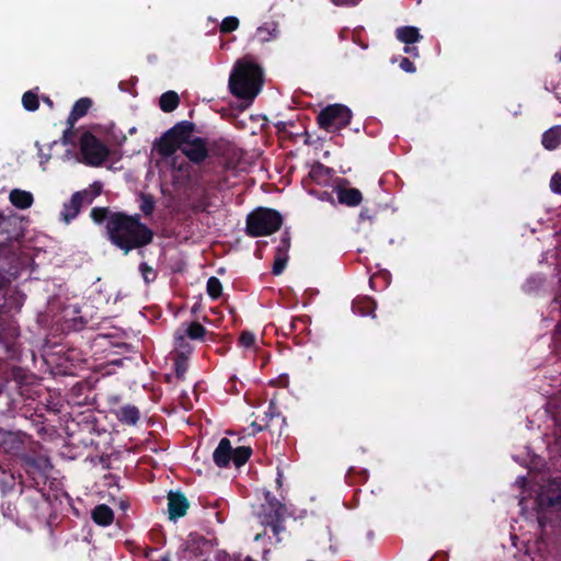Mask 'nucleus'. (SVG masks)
<instances>
[{
  "instance_id": "nucleus-1",
  "label": "nucleus",
  "mask_w": 561,
  "mask_h": 561,
  "mask_svg": "<svg viewBox=\"0 0 561 561\" xmlns=\"http://www.w3.org/2000/svg\"><path fill=\"white\" fill-rule=\"evenodd\" d=\"M105 237L124 255H128L131 251L144 255V249L152 243L154 232L141 221L140 214L116 211L105 226Z\"/></svg>"
},
{
  "instance_id": "nucleus-2",
  "label": "nucleus",
  "mask_w": 561,
  "mask_h": 561,
  "mask_svg": "<svg viewBox=\"0 0 561 561\" xmlns=\"http://www.w3.org/2000/svg\"><path fill=\"white\" fill-rule=\"evenodd\" d=\"M263 83V68L252 57L245 56L236 61L229 77V89L236 98L252 103Z\"/></svg>"
},
{
  "instance_id": "nucleus-3",
  "label": "nucleus",
  "mask_w": 561,
  "mask_h": 561,
  "mask_svg": "<svg viewBox=\"0 0 561 561\" xmlns=\"http://www.w3.org/2000/svg\"><path fill=\"white\" fill-rule=\"evenodd\" d=\"M263 502L255 508L254 515L260 524L270 527L275 537V546L283 540L282 535L286 533L285 520L288 515L286 505L276 499L271 491H262Z\"/></svg>"
},
{
  "instance_id": "nucleus-4",
  "label": "nucleus",
  "mask_w": 561,
  "mask_h": 561,
  "mask_svg": "<svg viewBox=\"0 0 561 561\" xmlns=\"http://www.w3.org/2000/svg\"><path fill=\"white\" fill-rule=\"evenodd\" d=\"M283 225V217L279 211L257 207L247 216L245 233L251 238L271 236L278 231Z\"/></svg>"
},
{
  "instance_id": "nucleus-5",
  "label": "nucleus",
  "mask_w": 561,
  "mask_h": 561,
  "mask_svg": "<svg viewBox=\"0 0 561 561\" xmlns=\"http://www.w3.org/2000/svg\"><path fill=\"white\" fill-rule=\"evenodd\" d=\"M352 111L344 104L335 103L325 106L317 116L320 128L328 133H335L350 125Z\"/></svg>"
},
{
  "instance_id": "nucleus-6",
  "label": "nucleus",
  "mask_w": 561,
  "mask_h": 561,
  "mask_svg": "<svg viewBox=\"0 0 561 561\" xmlns=\"http://www.w3.org/2000/svg\"><path fill=\"white\" fill-rule=\"evenodd\" d=\"M83 162L90 167H101L110 156L108 147L91 131H84L79 140Z\"/></svg>"
},
{
  "instance_id": "nucleus-7",
  "label": "nucleus",
  "mask_w": 561,
  "mask_h": 561,
  "mask_svg": "<svg viewBox=\"0 0 561 561\" xmlns=\"http://www.w3.org/2000/svg\"><path fill=\"white\" fill-rule=\"evenodd\" d=\"M227 146L228 142L220 139L214 141L208 147L205 138L194 137L187 144L181 147V151L191 162L199 164L208 158L210 152L216 156L222 154Z\"/></svg>"
},
{
  "instance_id": "nucleus-8",
  "label": "nucleus",
  "mask_w": 561,
  "mask_h": 561,
  "mask_svg": "<svg viewBox=\"0 0 561 561\" xmlns=\"http://www.w3.org/2000/svg\"><path fill=\"white\" fill-rule=\"evenodd\" d=\"M190 508V502L181 491H170L168 493V513L170 520H176L186 515Z\"/></svg>"
},
{
  "instance_id": "nucleus-9",
  "label": "nucleus",
  "mask_w": 561,
  "mask_h": 561,
  "mask_svg": "<svg viewBox=\"0 0 561 561\" xmlns=\"http://www.w3.org/2000/svg\"><path fill=\"white\" fill-rule=\"evenodd\" d=\"M26 435L21 432H3L0 433V446L5 453L19 455L24 450Z\"/></svg>"
},
{
  "instance_id": "nucleus-10",
  "label": "nucleus",
  "mask_w": 561,
  "mask_h": 561,
  "mask_svg": "<svg viewBox=\"0 0 561 561\" xmlns=\"http://www.w3.org/2000/svg\"><path fill=\"white\" fill-rule=\"evenodd\" d=\"M88 195V191H79L73 193L68 202L64 203L60 217L66 224H69L79 215L84 197Z\"/></svg>"
},
{
  "instance_id": "nucleus-11",
  "label": "nucleus",
  "mask_w": 561,
  "mask_h": 561,
  "mask_svg": "<svg viewBox=\"0 0 561 561\" xmlns=\"http://www.w3.org/2000/svg\"><path fill=\"white\" fill-rule=\"evenodd\" d=\"M195 130V124L188 121H182L176 123L173 127L168 130V136H172L181 147L192 140V134Z\"/></svg>"
},
{
  "instance_id": "nucleus-12",
  "label": "nucleus",
  "mask_w": 561,
  "mask_h": 561,
  "mask_svg": "<svg viewBox=\"0 0 561 561\" xmlns=\"http://www.w3.org/2000/svg\"><path fill=\"white\" fill-rule=\"evenodd\" d=\"M232 450L231 442L226 437L221 438L213 454L215 465L219 468L229 467L232 460Z\"/></svg>"
},
{
  "instance_id": "nucleus-13",
  "label": "nucleus",
  "mask_w": 561,
  "mask_h": 561,
  "mask_svg": "<svg viewBox=\"0 0 561 561\" xmlns=\"http://www.w3.org/2000/svg\"><path fill=\"white\" fill-rule=\"evenodd\" d=\"M337 201L340 204L347 207H356L363 201V194L358 188L355 187H336Z\"/></svg>"
},
{
  "instance_id": "nucleus-14",
  "label": "nucleus",
  "mask_w": 561,
  "mask_h": 561,
  "mask_svg": "<svg viewBox=\"0 0 561 561\" xmlns=\"http://www.w3.org/2000/svg\"><path fill=\"white\" fill-rule=\"evenodd\" d=\"M153 148L161 157L168 158L174 154L178 149H181V146L172 136H168L167 130L154 141Z\"/></svg>"
},
{
  "instance_id": "nucleus-15",
  "label": "nucleus",
  "mask_w": 561,
  "mask_h": 561,
  "mask_svg": "<svg viewBox=\"0 0 561 561\" xmlns=\"http://www.w3.org/2000/svg\"><path fill=\"white\" fill-rule=\"evenodd\" d=\"M377 304L369 296H357L352 302V310L354 313H357L363 317L375 316Z\"/></svg>"
},
{
  "instance_id": "nucleus-16",
  "label": "nucleus",
  "mask_w": 561,
  "mask_h": 561,
  "mask_svg": "<svg viewBox=\"0 0 561 561\" xmlns=\"http://www.w3.org/2000/svg\"><path fill=\"white\" fill-rule=\"evenodd\" d=\"M92 106V100L89 98H81L75 102L71 112L67 118V124L70 128L83 116H85Z\"/></svg>"
},
{
  "instance_id": "nucleus-17",
  "label": "nucleus",
  "mask_w": 561,
  "mask_h": 561,
  "mask_svg": "<svg viewBox=\"0 0 561 561\" xmlns=\"http://www.w3.org/2000/svg\"><path fill=\"white\" fill-rule=\"evenodd\" d=\"M210 546V541L203 536H192L190 539L181 545L182 552H191L195 557L202 556L206 547Z\"/></svg>"
},
{
  "instance_id": "nucleus-18",
  "label": "nucleus",
  "mask_w": 561,
  "mask_h": 561,
  "mask_svg": "<svg viewBox=\"0 0 561 561\" xmlns=\"http://www.w3.org/2000/svg\"><path fill=\"white\" fill-rule=\"evenodd\" d=\"M332 170L321 162H314L309 171L308 178L318 185H327L330 182Z\"/></svg>"
},
{
  "instance_id": "nucleus-19",
  "label": "nucleus",
  "mask_w": 561,
  "mask_h": 561,
  "mask_svg": "<svg viewBox=\"0 0 561 561\" xmlns=\"http://www.w3.org/2000/svg\"><path fill=\"white\" fill-rule=\"evenodd\" d=\"M193 353V345L188 342L187 337L183 335L182 328H179L174 333V350L172 356L190 357Z\"/></svg>"
},
{
  "instance_id": "nucleus-20",
  "label": "nucleus",
  "mask_w": 561,
  "mask_h": 561,
  "mask_svg": "<svg viewBox=\"0 0 561 561\" xmlns=\"http://www.w3.org/2000/svg\"><path fill=\"white\" fill-rule=\"evenodd\" d=\"M117 420L126 425H136L140 419L139 409L131 404H125L116 411Z\"/></svg>"
},
{
  "instance_id": "nucleus-21",
  "label": "nucleus",
  "mask_w": 561,
  "mask_h": 561,
  "mask_svg": "<svg viewBox=\"0 0 561 561\" xmlns=\"http://www.w3.org/2000/svg\"><path fill=\"white\" fill-rule=\"evenodd\" d=\"M182 333L191 340L203 341L206 336H209L210 341H215V334L213 332L208 333L206 328L196 321L191 322L185 329L182 328Z\"/></svg>"
},
{
  "instance_id": "nucleus-22",
  "label": "nucleus",
  "mask_w": 561,
  "mask_h": 561,
  "mask_svg": "<svg viewBox=\"0 0 561 561\" xmlns=\"http://www.w3.org/2000/svg\"><path fill=\"white\" fill-rule=\"evenodd\" d=\"M92 519L96 525L110 526L114 520V512L106 504L96 505L92 511Z\"/></svg>"
},
{
  "instance_id": "nucleus-23",
  "label": "nucleus",
  "mask_w": 561,
  "mask_h": 561,
  "mask_svg": "<svg viewBox=\"0 0 561 561\" xmlns=\"http://www.w3.org/2000/svg\"><path fill=\"white\" fill-rule=\"evenodd\" d=\"M10 202L20 209H27L32 206L34 198L32 193L19 188H14L10 193Z\"/></svg>"
},
{
  "instance_id": "nucleus-24",
  "label": "nucleus",
  "mask_w": 561,
  "mask_h": 561,
  "mask_svg": "<svg viewBox=\"0 0 561 561\" xmlns=\"http://www.w3.org/2000/svg\"><path fill=\"white\" fill-rule=\"evenodd\" d=\"M396 37L407 44L412 45L414 43H417L422 39V35L420 34V31L415 26H401L396 30Z\"/></svg>"
},
{
  "instance_id": "nucleus-25",
  "label": "nucleus",
  "mask_w": 561,
  "mask_h": 561,
  "mask_svg": "<svg viewBox=\"0 0 561 561\" xmlns=\"http://www.w3.org/2000/svg\"><path fill=\"white\" fill-rule=\"evenodd\" d=\"M542 146L548 150H553L561 144V126H553L542 134Z\"/></svg>"
},
{
  "instance_id": "nucleus-26",
  "label": "nucleus",
  "mask_w": 561,
  "mask_h": 561,
  "mask_svg": "<svg viewBox=\"0 0 561 561\" xmlns=\"http://www.w3.org/2000/svg\"><path fill=\"white\" fill-rule=\"evenodd\" d=\"M211 196L206 187H203L198 196L195 197L192 209L195 213H206L211 207Z\"/></svg>"
},
{
  "instance_id": "nucleus-27",
  "label": "nucleus",
  "mask_w": 561,
  "mask_h": 561,
  "mask_svg": "<svg viewBox=\"0 0 561 561\" xmlns=\"http://www.w3.org/2000/svg\"><path fill=\"white\" fill-rule=\"evenodd\" d=\"M179 103L180 98L174 91L164 92L159 100V106L165 113L173 112L179 106Z\"/></svg>"
},
{
  "instance_id": "nucleus-28",
  "label": "nucleus",
  "mask_w": 561,
  "mask_h": 561,
  "mask_svg": "<svg viewBox=\"0 0 561 561\" xmlns=\"http://www.w3.org/2000/svg\"><path fill=\"white\" fill-rule=\"evenodd\" d=\"M114 215H116V211L111 210L108 207H93L90 211V217L96 225L105 222L106 226Z\"/></svg>"
},
{
  "instance_id": "nucleus-29",
  "label": "nucleus",
  "mask_w": 561,
  "mask_h": 561,
  "mask_svg": "<svg viewBox=\"0 0 561 561\" xmlns=\"http://www.w3.org/2000/svg\"><path fill=\"white\" fill-rule=\"evenodd\" d=\"M252 455V448L250 446H239L233 448L232 450V460L231 462L240 468L248 462Z\"/></svg>"
},
{
  "instance_id": "nucleus-30",
  "label": "nucleus",
  "mask_w": 561,
  "mask_h": 561,
  "mask_svg": "<svg viewBox=\"0 0 561 561\" xmlns=\"http://www.w3.org/2000/svg\"><path fill=\"white\" fill-rule=\"evenodd\" d=\"M139 210L144 214V216L149 217L153 214L156 208V201L151 194L139 193Z\"/></svg>"
},
{
  "instance_id": "nucleus-31",
  "label": "nucleus",
  "mask_w": 561,
  "mask_h": 561,
  "mask_svg": "<svg viewBox=\"0 0 561 561\" xmlns=\"http://www.w3.org/2000/svg\"><path fill=\"white\" fill-rule=\"evenodd\" d=\"M277 27L276 25H263L256 28L255 37L259 42L265 43L271 41L272 38H275L277 35Z\"/></svg>"
},
{
  "instance_id": "nucleus-32",
  "label": "nucleus",
  "mask_w": 561,
  "mask_h": 561,
  "mask_svg": "<svg viewBox=\"0 0 561 561\" xmlns=\"http://www.w3.org/2000/svg\"><path fill=\"white\" fill-rule=\"evenodd\" d=\"M207 295L213 299L217 300L222 295V284L219 278L211 276L207 280L206 285Z\"/></svg>"
},
{
  "instance_id": "nucleus-33",
  "label": "nucleus",
  "mask_w": 561,
  "mask_h": 561,
  "mask_svg": "<svg viewBox=\"0 0 561 561\" xmlns=\"http://www.w3.org/2000/svg\"><path fill=\"white\" fill-rule=\"evenodd\" d=\"M2 474L0 476V491L2 494H7L14 489L15 478L10 471H5L0 467Z\"/></svg>"
},
{
  "instance_id": "nucleus-34",
  "label": "nucleus",
  "mask_w": 561,
  "mask_h": 561,
  "mask_svg": "<svg viewBox=\"0 0 561 561\" xmlns=\"http://www.w3.org/2000/svg\"><path fill=\"white\" fill-rule=\"evenodd\" d=\"M188 358L184 356H172L174 371L178 379H184L188 369Z\"/></svg>"
},
{
  "instance_id": "nucleus-35",
  "label": "nucleus",
  "mask_w": 561,
  "mask_h": 561,
  "mask_svg": "<svg viewBox=\"0 0 561 561\" xmlns=\"http://www.w3.org/2000/svg\"><path fill=\"white\" fill-rule=\"evenodd\" d=\"M23 107L28 112H35L39 107L38 95L33 91H26L22 96Z\"/></svg>"
},
{
  "instance_id": "nucleus-36",
  "label": "nucleus",
  "mask_w": 561,
  "mask_h": 561,
  "mask_svg": "<svg viewBox=\"0 0 561 561\" xmlns=\"http://www.w3.org/2000/svg\"><path fill=\"white\" fill-rule=\"evenodd\" d=\"M22 463L25 467L26 472H30V470H35V471L43 470L42 460L36 457L30 456V455L22 456Z\"/></svg>"
},
{
  "instance_id": "nucleus-37",
  "label": "nucleus",
  "mask_w": 561,
  "mask_h": 561,
  "mask_svg": "<svg viewBox=\"0 0 561 561\" xmlns=\"http://www.w3.org/2000/svg\"><path fill=\"white\" fill-rule=\"evenodd\" d=\"M368 473L366 470L356 472L355 468H350L346 474V480L350 484L363 483L367 480Z\"/></svg>"
},
{
  "instance_id": "nucleus-38",
  "label": "nucleus",
  "mask_w": 561,
  "mask_h": 561,
  "mask_svg": "<svg viewBox=\"0 0 561 561\" xmlns=\"http://www.w3.org/2000/svg\"><path fill=\"white\" fill-rule=\"evenodd\" d=\"M239 27V20L236 16H227L220 23L219 30L221 33H231Z\"/></svg>"
},
{
  "instance_id": "nucleus-39",
  "label": "nucleus",
  "mask_w": 561,
  "mask_h": 561,
  "mask_svg": "<svg viewBox=\"0 0 561 561\" xmlns=\"http://www.w3.org/2000/svg\"><path fill=\"white\" fill-rule=\"evenodd\" d=\"M289 249H290V236H289L288 231H285L282 234L279 244L276 248L275 254L289 256L288 255Z\"/></svg>"
},
{
  "instance_id": "nucleus-40",
  "label": "nucleus",
  "mask_w": 561,
  "mask_h": 561,
  "mask_svg": "<svg viewBox=\"0 0 561 561\" xmlns=\"http://www.w3.org/2000/svg\"><path fill=\"white\" fill-rule=\"evenodd\" d=\"M289 256L275 254L274 263L272 266V273L274 275H280L286 268Z\"/></svg>"
},
{
  "instance_id": "nucleus-41",
  "label": "nucleus",
  "mask_w": 561,
  "mask_h": 561,
  "mask_svg": "<svg viewBox=\"0 0 561 561\" xmlns=\"http://www.w3.org/2000/svg\"><path fill=\"white\" fill-rule=\"evenodd\" d=\"M255 335L251 331H242L238 339V344L242 347L250 348L255 344Z\"/></svg>"
},
{
  "instance_id": "nucleus-42",
  "label": "nucleus",
  "mask_w": 561,
  "mask_h": 561,
  "mask_svg": "<svg viewBox=\"0 0 561 561\" xmlns=\"http://www.w3.org/2000/svg\"><path fill=\"white\" fill-rule=\"evenodd\" d=\"M139 272L141 273L145 283L147 284L153 282L157 278V272L145 262L139 264Z\"/></svg>"
},
{
  "instance_id": "nucleus-43",
  "label": "nucleus",
  "mask_w": 561,
  "mask_h": 561,
  "mask_svg": "<svg viewBox=\"0 0 561 561\" xmlns=\"http://www.w3.org/2000/svg\"><path fill=\"white\" fill-rule=\"evenodd\" d=\"M279 415H280V413L277 411L276 404L271 401L268 404V409L265 412V417H266L265 427L271 428L274 417H279Z\"/></svg>"
},
{
  "instance_id": "nucleus-44",
  "label": "nucleus",
  "mask_w": 561,
  "mask_h": 561,
  "mask_svg": "<svg viewBox=\"0 0 561 561\" xmlns=\"http://www.w3.org/2000/svg\"><path fill=\"white\" fill-rule=\"evenodd\" d=\"M550 188L557 194H561V173L557 172L550 180Z\"/></svg>"
},
{
  "instance_id": "nucleus-45",
  "label": "nucleus",
  "mask_w": 561,
  "mask_h": 561,
  "mask_svg": "<svg viewBox=\"0 0 561 561\" xmlns=\"http://www.w3.org/2000/svg\"><path fill=\"white\" fill-rule=\"evenodd\" d=\"M400 68L409 73H413L416 71L415 65L407 57H403L400 61Z\"/></svg>"
},
{
  "instance_id": "nucleus-46",
  "label": "nucleus",
  "mask_w": 561,
  "mask_h": 561,
  "mask_svg": "<svg viewBox=\"0 0 561 561\" xmlns=\"http://www.w3.org/2000/svg\"><path fill=\"white\" fill-rule=\"evenodd\" d=\"M239 556H233V560L237 561L239 560ZM215 559L216 561H231L232 558L224 550H218L216 551V554H215Z\"/></svg>"
},
{
  "instance_id": "nucleus-47",
  "label": "nucleus",
  "mask_w": 561,
  "mask_h": 561,
  "mask_svg": "<svg viewBox=\"0 0 561 561\" xmlns=\"http://www.w3.org/2000/svg\"><path fill=\"white\" fill-rule=\"evenodd\" d=\"M274 126L277 129V133H286L288 126H290V127L294 126V122L279 121V122L275 123Z\"/></svg>"
},
{
  "instance_id": "nucleus-48",
  "label": "nucleus",
  "mask_w": 561,
  "mask_h": 561,
  "mask_svg": "<svg viewBox=\"0 0 561 561\" xmlns=\"http://www.w3.org/2000/svg\"><path fill=\"white\" fill-rule=\"evenodd\" d=\"M283 478H284L283 471L279 467H277L275 484H276V490L279 491L280 493H282V488H283Z\"/></svg>"
},
{
  "instance_id": "nucleus-49",
  "label": "nucleus",
  "mask_w": 561,
  "mask_h": 561,
  "mask_svg": "<svg viewBox=\"0 0 561 561\" xmlns=\"http://www.w3.org/2000/svg\"><path fill=\"white\" fill-rule=\"evenodd\" d=\"M403 50H404L405 54H409V55H411L414 58L420 56L419 49L415 46L407 45Z\"/></svg>"
},
{
  "instance_id": "nucleus-50",
  "label": "nucleus",
  "mask_w": 561,
  "mask_h": 561,
  "mask_svg": "<svg viewBox=\"0 0 561 561\" xmlns=\"http://www.w3.org/2000/svg\"><path fill=\"white\" fill-rule=\"evenodd\" d=\"M430 561H448L445 552H437Z\"/></svg>"
},
{
  "instance_id": "nucleus-51",
  "label": "nucleus",
  "mask_w": 561,
  "mask_h": 561,
  "mask_svg": "<svg viewBox=\"0 0 561 561\" xmlns=\"http://www.w3.org/2000/svg\"><path fill=\"white\" fill-rule=\"evenodd\" d=\"M153 561H171V554L170 552H167L165 554L160 556L157 560Z\"/></svg>"
},
{
  "instance_id": "nucleus-52",
  "label": "nucleus",
  "mask_w": 561,
  "mask_h": 561,
  "mask_svg": "<svg viewBox=\"0 0 561 561\" xmlns=\"http://www.w3.org/2000/svg\"><path fill=\"white\" fill-rule=\"evenodd\" d=\"M93 187H95L94 188V196L100 195L102 185L100 183H94Z\"/></svg>"
},
{
  "instance_id": "nucleus-53",
  "label": "nucleus",
  "mask_w": 561,
  "mask_h": 561,
  "mask_svg": "<svg viewBox=\"0 0 561 561\" xmlns=\"http://www.w3.org/2000/svg\"><path fill=\"white\" fill-rule=\"evenodd\" d=\"M265 536H266V530H264L263 533H259V534H256V535H255V537H254V540H255V541H260V540H262Z\"/></svg>"
},
{
  "instance_id": "nucleus-54",
  "label": "nucleus",
  "mask_w": 561,
  "mask_h": 561,
  "mask_svg": "<svg viewBox=\"0 0 561 561\" xmlns=\"http://www.w3.org/2000/svg\"><path fill=\"white\" fill-rule=\"evenodd\" d=\"M369 286L371 289L376 290V276L369 278Z\"/></svg>"
},
{
  "instance_id": "nucleus-55",
  "label": "nucleus",
  "mask_w": 561,
  "mask_h": 561,
  "mask_svg": "<svg viewBox=\"0 0 561 561\" xmlns=\"http://www.w3.org/2000/svg\"><path fill=\"white\" fill-rule=\"evenodd\" d=\"M359 217L362 219H366V218H370L369 214H368V209H363L359 214Z\"/></svg>"
},
{
  "instance_id": "nucleus-56",
  "label": "nucleus",
  "mask_w": 561,
  "mask_h": 561,
  "mask_svg": "<svg viewBox=\"0 0 561 561\" xmlns=\"http://www.w3.org/2000/svg\"><path fill=\"white\" fill-rule=\"evenodd\" d=\"M43 101L50 107H53L54 103L48 96H44Z\"/></svg>"
},
{
  "instance_id": "nucleus-57",
  "label": "nucleus",
  "mask_w": 561,
  "mask_h": 561,
  "mask_svg": "<svg viewBox=\"0 0 561 561\" xmlns=\"http://www.w3.org/2000/svg\"><path fill=\"white\" fill-rule=\"evenodd\" d=\"M156 551H157V549L151 548V549L146 553V557H147V558H150V554H151V553H153V552H156Z\"/></svg>"
},
{
  "instance_id": "nucleus-58",
  "label": "nucleus",
  "mask_w": 561,
  "mask_h": 561,
  "mask_svg": "<svg viewBox=\"0 0 561 561\" xmlns=\"http://www.w3.org/2000/svg\"><path fill=\"white\" fill-rule=\"evenodd\" d=\"M238 561H256L255 559H253L252 557H245L243 560H238Z\"/></svg>"
},
{
  "instance_id": "nucleus-59",
  "label": "nucleus",
  "mask_w": 561,
  "mask_h": 561,
  "mask_svg": "<svg viewBox=\"0 0 561 561\" xmlns=\"http://www.w3.org/2000/svg\"><path fill=\"white\" fill-rule=\"evenodd\" d=\"M268 552H270V550H268V549H264V551H263V557L265 558V556H266Z\"/></svg>"
},
{
  "instance_id": "nucleus-60",
  "label": "nucleus",
  "mask_w": 561,
  "mask_h": 561,
  "mask_svg": "<svg viewBox=\"0 0 561 561\" xmlns=\"http://www.w3.org/2000/svg\"><path fill=\"white\" fill-rule=\"evenodd\" d=\"M92 201H93V196H91L88 202L92 203Z\"/></svg>"
},
{
  "instance_id": "nucleus-61",
  "label": "nucleus",
  "mask_w": 561,
  "mask_h": 561,
  "mask_svg": "<svg viewBox=\"0 0 561 561\" xmlns=\"http://www.w3.org/2000/svg\"><path fill=\"white\" fill-rule=\"evenodd\" d=\"M559 500L561 501V494L559 495Z\"/></svg>"
}]
</instances>
